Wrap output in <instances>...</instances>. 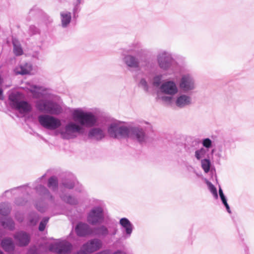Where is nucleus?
Masks as SVG:
<instances>
[{
  "instance_id": "1",
  "label": "nucleus",
  "mask_w": 254,
  "mask_h": 254,
  "mask_svg": "<svg viewBox=\"0 0 254 254\" xmlns=\"http://www.w3.org/2000/svg\"><path fill=\"white\" fill-rule=\"evenodd\" d=\"M35 107L40 112L48 114L40 115L38 117V122L43 127L55 130L61 127L60 120L52 116L62 113L63 109L59 104L51 100L39 99L35 102Z\"/></svg>"
},
{
  "instance_id": "2",
  "label": "nucleus",
  "mask_w": 254,
  "mask_h": 254,
  "mask_svg": "<svg viewBox=\"0 0 254 254\" xmlns=\"http://www.w3.org/2000/svg\"><path fill=\"white\" fill-rule=\"evenodd\" d=\"M127 138H129L140 145H145L151 143L154 138L146 133L145 128L140 126H129Z\"/></svg>"
},
{
  "instance_id": "3",
  "label": "nucleus",
  "mask_w": 254,
  "mask_h": 254,
  "mask_svg": "<svg viewBox=\"0 0 254 254\" xmlns=\"http://www.w3.org/2000/svg\"><path fill=\"white\" fill-rule=\"evenodd\" d=\"M75 121L82 127H92L97 121L96 117L90 112H84L80 109H75L72 113Z\"/></svg>"
},
{
  "instance_id": "4",
  "label": "nucleus",
  "mask_w": 254,
  "mask_h": 254,
  "mask_svg": "<svg viewBox=\"0 0 254 254\" xmlns=\"http://www.w3.org/2000/svg\"><path fill=\"white\" fill-rule=\"evenodd\" d=\"M84 130V127L79 125L77 122H69L64 128L57 131L56 134H60L62 139L69 140L76 138V133L82 134Z\"/></svg>"
},
{
  "instance_id": "5",
  "label": "nucleus",
  "mask_w": 254,
  "mask_h": 254,
  "mask_svg": "<svg viewBox=\"0 0 254 254\" xmlns=\"http://www.w3.org/2000/svg\"><path fill=\"white\" fill-rule=\"evenodd\" d=\"M156 60L158 66L163 71L172 70L175 60L170 52L159 51L156 56Z\"/></svg>"
},
{
  "instance_id": "6",
  "label": "nucleus",
  "mask_w": 254,
  "mask_h": 254,
  "mask_svg": "<svg viewBox=\"0 0 254 254\" xmlns=\"http://www.w3.org/2000/svg\"><path fill=\"white\" fill-rule=\"evenodd\" d=\"M19 96L18 92L12 93L9 95L10 106L21 114H26L30 113L32 110L31 105L26 101L21 100Z\"/></svg>"
},
{
  "instance_id": "7",
  "label": "nucleus",
  "mask_w": 254,
  "mask_h": 254,
  "mask_svg": "<svg viewBox=\"0 0 254 254\" xmlns=\"http://www.w3.org/2000/svg\"><path fill=\"white\" fill-rule=\"evenodd\" d=\"M105 220L104 210L101 206L93 207L88 213L87 221L91 225L102 224Z\"/></svg>"
},
{
  "instance_id": "8",
  "label": "nucleus",
  "mask_w": 254,
  "mask_h": 254,
  "mask_svg": "<svg viewBox=\"0 0 254 254\" xmlns=\"http://www.w3.org/2000/svg\"><path fill=\"white\" fill-rule=\"evenodd\" d=\"M129 126H120L116 123H112L108 127L107 131L109 136L113 138H126L128 137Z\"/></svg>"
},
{
  "instance_id": "9",
  "label": "nucleus",
  "mask_w": 254,
  "mask_h": 254,
  "mask_svg": "<svg viewBox=\"0 0 254 254\" xmlns=\"http://www.w3.org/2000/svg\"><path fill=\"white\" fill-rule=\"evenodd\" d=\"M179 88L184 93H188L194 90L196 88L194 77L190 73H186L181 75Z\"/></svg>"
},
{
  "instance_id": "10",
  "label": "nucleus",
  "mask_w": 254,
  "mask_h": 254,
  "mask_svg": "<svg viewBox=\"0 0 254 254\" xmlns=\"http://www.w3.org/2000/svg\"><path fill=\"white\" fill-rule=\"evenodd\" d=\"M72 248V246L70 243L64 241L51 244L49 247V250L58 254H68L71 252Z\"/></svg>"
},
{
  "instance_id": "11",
  "label": "nucleus",
  "mask_w": 254,
  "mask_h": 254,
  "mask_svg": "<svg viewBox=\"0 0 254 254\" xmlns=\"http://www.w3.org/2000/svg\"><path fill=\"white\" fill-rule=\"evenodd\" d=\"M16 244L20 247L27 246L31 241L30 235L26 232L20 230L16 232L13 235Z\"/></svg>"
},
{
  "instance_id": "12",
  "label": "nucleus",
  "mask_w": 254,
  "mask_h": 254,
  "mask_svg": "<svg viewBox=\"0 0 254 254\" xmlns=\"http://www.w3.org/2000/svg\"><path fill=\"white\" fill-rule=\"evenodd\" d=\"M102 246V243L101 240L94 238L84 244L82 247V249L86 254H89L100 250Z\"/></svg>"
},
{
  "instance_id": "13",
  "label": "nucleus",
  "mask_w": 254,
  "mask_h": 254,
  "mask_svg": "<svg viewBox=\"0 0 254 254\" xmlns=\"http://www.w3.org/2000/svg\"><path fill=\"white\" fill-rule=\"evenodd\" d=\"M119 224L123 229L122 232L123 237L125 239L129 238L134 229L133 225L128 219L126 217L120 219Z\"/></svg>"
},
{
  "instance_id": "14",
  "label": "nucleus",
  "mask_w": 254,
  "mask_h": 254,
  "mask_svg": "<svg viewBox=\"0 0 254 254\" xmlns=\"http://www.w3.org/2000/svg\"><path fill=\"white\" fill-rule=\"evenodd\" d=\"M161 92L164 94L173 96L178 92V89L176 83L173 80L165 82L160 86Z\"/></svg>"
},
{
  "instance_id": "15",
  "label": "nucleus",
  "mask_w": 254,
  "mask_h": 254,
  "mask_svg": "<svg viewBox=\"0 0 254 254\" xmlns=\"http://www.w3.org/2000/svg\"><path fill=\"white\" fill-rule=\"evenodd\" d=\"M122 60L127 69L130 71L132 69H137L139 67V61L135 56L131 55H126L123 57Z\"/></svg>"
},
{
  "instance_id": "16",
  "label": "nucleus",
  "mask_w": 254,
  "mask_h": 254,
  "mask_svg": "<svg viewBox=\"0 0 254 254\" xmlns=\"http://www.w3.org/2000/svg\"><path fill=\"white\" fill-rule=\"evenodd\" d=\"M92 228L87 224L83 222L78 223L75 227V233L79 237L92 235Z\"/></svg>"
},
{
  "instance_id": "17",
  "label": "nucleus",
  "mask_w": 254,
  "mask_h": 254,
  "mask_svg": "<svg viewBox=\"0 0 254 254\" xmlns=\"http://www.w3.org/2000/svg\"><path fill=\"white\" fill-rule=\"evenodd\" d=\"M36 193L41 197L48 199L51 202L55 203V197L49 190L42 185H38L34 188Z\"/></svg>"
},
{
  "instance_id": "18",
  "label": "nucleus",
  "mask_w": 254,
  "mask_h": 254,
  "mask_svg": "<svg viewBox=\"0 0 254 254\" xmlns=\"http://www.w3.org/2000/svg\"><path fill=\"white\" fill-rule=\"evenodd\" d=\"M87 136L88 139L100 141L105 137L106 134L101 128L94 127L89 130Z\"/></svg>"
},
{
  "instance_id": "19",
  "label": "nucleus",
  "mask_w": 254,
  "mask_h": 254,
  "mask_svg": "<svg viewBox=\"0 0 254 254\" xmlns=\"http://www.w3.org/2000/svg\"><path fill=\"white\" fill-rule=\"evenodd\" d=\"M29 16L30 18L34 17H42L44 18L45 20H47L48 22H51L52 21L47 14L36 6H34L30 9L29 12Z\"/></svg>"
},
{
  "instance_id": "20",
  "label": "nucleus",
  "mask_w": 254,
  "mask_h": 254,
  "mask_svg": "<svg viewBox=\"0 0 254 254\" xmlns=\"http://www.w3.org/2000/svg\"><path fill=\"white\" fill-rule=\"evenodd\" d=\"M2 249L6 253H12L15 250V245L14 241L11 238H3L0 242Z\"/></svg>"
},
{
  "instance_id": "21",
  "label": "nucleus",
  "mask_w": 254,
  "mask_h": 254,
  "mask_svg": "<svg viewBox=\"0 0 254 254\" xmlns=\"http://www.w3.org/2000/svg\"><path fill=\"white\" fill-rule=\"evenodd\" d=\"M191 104V97L186 94H181L178 96L175 101L176 106L180 108H185L190 105Z\"/></svg>"
},
{
  "instance_id": "22",
  "label": "nucleus",
  "mask_w": 254,
  "mask_h": 254,
  "mask_svg": "<svg viewBox=\"0 0 254 254\" xmlns=\"http://www.w3.org/2000/svg\"><path fill=\"white\" fill-rule=\"evenodd\" d=\"M0 225L5 229L13 231L15 228V223L12 218L10 217H0Z\"/></svg>"
},
{
  "instance_id": "23",
  "label": "nucleus",
  "mask_w": 254,
  "mask_h": 254,
  "mask_svg": "<svg viewBox=\"0 0 254 254\" xmlns=\"http://www.w3.org/2000/svg\"><path fill=\"white\" fill-rule=\"evenodd\" d=\"M109 234L108 228L104 225L92 228V235L105 238Z\"/></svg>"
},
{
  "instance_id": "24",
  "label": "nucleus",
  "mask_w": 254,
  "mask_h": 254,
  "mask_svg": "<svg viewBox=\"0 0 254 254\" xmlns=\"http://www.w3.org/2000/svg\"><path fill=\"white\" fill-rule=\"evenodd\" d=\"M61 200L66 204L76 205L79 203L78 199L73 195L63 192L60 195Z\"/></svg>"
},
{
  "instance_id": "25",
  "label": "nucleus",
  "mask_w": 254,
  "mask_h": 254,
  "mask_svg": "<svg viewBox=\"0 0 254 254\" xmlns=\"http://www.w3.org/2000/svg\"><path fill=\"white\" fill-rule=\"evenodd\" d=\"M32 67V64L30 63L21 64L18 67L15 68V72L17 74H28L31 71Z\"/></svg>"
},
{
  "instance_id": "26",
  "label": "nucleus",
  "mask_w": 254,
  "mask_h": 254,
  "mask_svg": "<svg viewBox=\"0 0 254 254\" xmlns=\"http://www.w3.org/2000/svg\"><path fill=\"white\" fill-rule=\"evenodd\" d=\"M62 26L66 28L71 22V13L70 12H61L60 13Z\"/></svg>"
},
{
  "instance_id": "27",
  "label": "nucleus",
  "mask_w": 254,
  "mask_h": 254,
  "mask_svg": "<svg viewBox=\"0 0 254 254\" xmlns=\"http://www.w3.org/2000/svg\"><path fill=\"white\" fill-rule=\"evenodd\" d=\"M198 145V141L195 139H190V143L188 142V144L185 145V150L189 154L195 152V150H197Z\"/></svg>"
},
{
  "instance_id": "28",
  "label": "nucleus",
  "mask_w": 254,
  "mask_h": 254,
  "mask_svg": "<svg viewBox=\"0 0 254 254\" xmlns=\"http://www.w3.org/2000/svg\"><path fill=\"white\" fill-rule=\"evenodd\" d=\"M143 67L145 71L151 72L157 69V65L153 60L146 59L144 62Z\"/></svg>"
},
{
  "instance_id": "29",
  "label": "nucleus",
  "mask_w": 254,
  "mask_h": 254,
  "mask_svg": "<svg viewBox=\"0 0 254 254\" xmlns=\"http://www.w3.org/2000/svg\"><path fill=\"white\" fill-rule=\"evenodd\" d=\"M58 185V180L55 176L51 177L48 180L47 186L53 191L57 190Z\"/></svg>"
},
{
  "instance_id": "30",
  "label": "nucleus",
  "mask_w": 254,
  "mask_h": 254,
  "mask_svg": "<svg viewBox=\"0 0 254 254\" xmlns=\"http://www.w3.org/2000/svg\"><path fill=\"white\" fill-rule=\"evenodd\" d=\"M28 185H29L28 184H25L23 186H19L17 187L12 188L10 190H6L2 194V195H1V197H5L6 196V194L7 193L10 192L11 193H12V191L14 190L19 189H22V191H21L22 193H23V194L26 193L28 195H29V191L27 190V188L28 187Z\"/></svg>"
},
{
  "instance_id": "31",
  "label": "nucleus",
  "mask_w": 254,
  "mask_h": 254,
  "mask_svg": "<svg viewBox=\"0 0 254 254\" xmlns=\"http://www.w3.org/2000/svg\"><path fill=\"white\" fill-rule=\"evenodd\" d=\"M11 208L7 202H1L0 203V215L3 216H7L10 212Z\"/></svg>"
},
{
  "instance_id": "32",
  "label": "nucleus",
  "mask_w": 254,
  "mask_h": 254,
  "mask_svg": "<svg viewBox=\"0 0 254 254\" xmlns=\"http://www.w3.org/2000/svg\"><path fill=\"white\" fill-rule=\"evenodd\" d=\"M211 166V163L208 155L207 158L201 160V166L205 173H208L210 171Z\"/></svg>"
},
{
  "instance_id": "33",
  "label": "nucleus",
  "mask_w": 254,
  "mask_h": 254,
  "mask_svg": "<svg viewBox=\"0 0 254 254\" xmlns=\"http://www.w3.org/2000/svg\"><path fill=\"white\" fill-rule=\"evenodd\" d=\"M207 152V149L203 147L197 148L194 152V157L197 160L201 161L205 157Z\"/></svg>"
},
{
  "instance_id": "34",
  "label": "nucleus",
  "mask_w": 254,
  "mask_h": 254,
  "mask_svg": "<svg viewBox=\"0 0 254 254\" xmlns=\"http://www.w3.org/2000/svg\"><path fill=\"white\" fill-rule=\"evenodd\" d=\"M61 186L67 189L71 190L75 187V182L72 179H65L62 180Z\"/></svg>"
},
{
  "instance_id": "35",
  "label": "nucleus",
  "mask_w": 254,
  "mask_h": 254,
  "mask_svg": "<svg viewBox=\"0 0 254 254\" xmlns=\"http://www.w3.org/2000/svg\"><path fill=\"white\" fill-rule=\"evenodd\" d=\"M41 89V86L33 85L30 86L29 91L33 94L34 98H38L42 95V94L39 91Z\"/></svg>"
},
{
  "instance_id": "36",
  "label": "nucleus",
  "mask_w": 254,
  "mask_h": 254,
  "mask_svg": "<svg viewBox=\"0 0 254 254\" xmlns=\"http://www.w3.org/2000/svg\"><path fill=\"white\" fill-rule=\"evenodd\" d=\"M39 219V215L35 212H32L29 216L28 225L35 226Z\"/></svg>"
},
{
  "instance_id": "37",
  "label": "nucleus",
  "mask_w": 254,
  "mask_h": 254,
  "mask_svg": "<svg viewBox=\"0 0 254 254\" xmlns=\"http://www.w3.org/2000/svg\"><path fill=\"white\" fill-rule=\"evenodd\" d=\"M27 33L30 36H33L36 35H39L41 33L40 30L34 25L29 26Z\"/></svg>"
},
{
  "instance_id": "38",
  "label": "nucleus",
  "mask_w": 254,
  "mask_h": 254,
  "mask_svg": "<svg viewBox=\"0 0 254 254\" xmlns=\"http://www.w3.org/2000/svg\"><path fill=\"white\" fill-rule=\"evenodd\" d=\"M162 79V75L161 74H156L153 76L152 79V84L154 87H159L161 86Z\"/></svg>"
},
{
  "instance_id": "39",
  "label": "nucleus",
  "mask_w": 254,
  "mask_h": 254,
  "mask_svg": "<svg viewBox=\"0 0 254 254\" xmlns=\"http://www.w3.org/2000/svg\"><path fill=\"white\" fill-rule=\"evenodd\" d=\"M84 2V0H76L74 3V7L73 9V14L74 17L76 16V14L80 10L79 5L82 4Z\"/></svg>"
},
{
  "instance_id": "40",
  "label": "nucleus",
  "mask_w": 254,
  "mask_h": 254,
  "mask_svg": "<svg viewBox=\"0 0 254 254\" xmlns=\"http://www.w3.org/2000/svg\"><path fill=\"white\" fill-rule=\"evenodd\" d=\"M206 183L209 190L213 194L214 197L215 199H217L218 197V195L216 187L210 182L207 181Z\"/></svg>"
},
{
  "instance_id": "41",
  "label": "nucleus",
  "mask_w": 254,
  "mask_h": 254,
  "mask_svg": "<svg viewBox=\"0 0 254 254\" xmlns=\"http://www.w3.org/2000/svg\"><path fill=\"white\" fill-rule=\"evenodd\" d=\"M49 217H44V218H43V219L40 222L39 227H38V229L40 231L42 232V231H44V230L46 228V225L49 221Z\"/></svg>"
},
{
  "instance_id": "42",
  "label": "nucleus",
  "mask_w": 254,
  "mask_h": 254,
  "mask_svg": "<svg viewBox=\"0 0 254 254\" xmlns=\"http://www.w3.org/2000/svg\"><path fill=\"white\" fill-rule=\"evenodd\" d=\"M202 144L203 148L207 149V151L208 149L212 147V141L209 138H206L202 140Z\"/></svg>"
},
{
  "instance_id": "43",
  "label": "nucleus",
  "mask_w": 254,
  "mask_h": 254,
  "mask_svg": "<svg viewBox=\"0 0 254 254\" xmlns=\"http://www.w3.org/2000/svg\"><path fill=\"white\" fill-rule=\"evenodd\" d=\"M13 52L14 54L17 56H21L23 54V50L21 46L19 44H16L13 43Z\"/></svg>"
},
{
  "instance_id": "44",
  "label": "nucleus",
  "mask_w": 254,
  "mask_h": 254,
  "mask_svg": "<svg viewBox=\"0 0 254 254\" xmlns=\"http://www.w3.org/2000/svg\"><path fill=\"white\" fill-rule=\"evenodd\" d=\"M35 207L38 211L42 213L45 212L47 209V205L39 201L35 202Z\"/></svg>"
},
{
  "instance_id": "45",
  "label": "nucleus",
  "mask_w": 254,
  "mask_h": 254,
  "mask_svg": "<svg viewBox=\"0 0 254 254\" xmlns=\"http://www.w3.org/2000/svg\"><path fill=\"white\" fill-rule=\"evenodd\" d=\"M27 202V199L22 197H17L14 200V203L18 206H24Z\"/></svg>"
},
{
  "instance_id": "46",
  "label": "nucleus",
  "mask_w": 254,
  "mask_h": 254,
  "mask_svg": "<svg viewBox=\"0 0 254 254\" xmlns=\"http://www.w3.org/2000/svg\"><path fill=\"white\" fill-rule=\"evenodd\" d=\"M138 86L142 87L145 92H147L149 90L148 83L144 78H141L138 83Z\"/></svg>"
},
{
  "instance_id": "47",
  "label": "nucleus",
  "mask_w": 254,
  "mask_h": 254,
  "mask_svg": "<svg viewBox=\"0 0 254 254\" xmlns=\"http://www.w3.org/2000/svg\"><path fill=\"white\" fill-rule=\"evenodd\" d=\"M220 199L222 204L224 205L227 211L229 213H231V210L230 209V207L227 202V198L225 195L220 197Z\"/></svg>"
},
{
  "instance_id": "48",
  "label": "nucleus",
  "mask_w": 254,
  "mask_h": 254,
  "mask_svg": "<svg viewBox=\"0 0 254 254\" xmlns=\"http://www.w3.org/2000/svg\"><path fill=\"white\" fill-rule=\"evenodd\" d=\"M161 100L168 104H171L173 100L172 96H162L160 97Z\"/></svg>"
},
{
  "instance_id": "49",
  "label": "nucleus",
  "mask_w": 254,
  "mask_h": 254,
  "mask_svg": "<svg viewBox=\"0 0 254 254\" xmlns=\"http://www.w3.org/2000/svg\"><path fill=\"white\" fill-rule=\"evenodd\" d=\"M27 254H39L38 250L36 248L30 249Z\"/></svg>"
},
{
  "instance_id": "50",
  "label": "nucleus",
  "mask_w": 254,
  "mask_h": 254,
  "mask_svg": "<svg viewBox=\"0 0 254 254\" xmlns=\"http://www.w3.org/2000/svg\"><path fill=\"white\" fill-rule=\"evenodd\" d=\"M112 254H127V253L124 251L118 250L114 252Z\"/></svg>"
},
{
  "instance_id": "51",
  "label": "nucleus",
  "mask_w": 254,
  "mask_h": 254,
  "mask_svg": "<svg viewBox=\"0 0 254 254\" xmlns=\"http://www.w3.org/2000/svg\"><path fill=\"white\" fill-rule=\"evenodd\" d=\"M3 89L1 88H0V100H3L4 99V96L3 95Z\"/></svg>"
},
{
  "instance_id": "52",
  "label": "nucleus",
  "mask_w": 254,
  "mask_h": 254,
  "mask_svg": "<svg viewBox=\"0 0 254 254\" xmlns=\"http://www.w3.org/2000/svg\"><path fill=\"white\" fill-rule=\"evenodd\" d=\"M218 191H219V194L220 197L225 195L223 193V190L220 187L219 188Z\"/></svg>"
},
{
  "instance_id": "53",
  "label": "nucleus",
  "mask_w": 254,
  "mask_h": 254,
  "mask_svg": "<svg viewBox=\"0 0 254 254\" xmlns=\"http://www.w3.org/2000/svg\"><path fill=\"white\" fill-rule=\"evenodd\" d=\"M75 190L76 191L78 192H81L82 191V187L80 186L79 187H76L75 188Z\"/></svg>"
},
{
  "instance_id": "54",
  "label": "nucleus",
  "mask_w": 254,
  "mask_h": 254,
  "mask_svg": "<svg viewBox=\"0 0 254 254\" xmlns=\"http://www.w3.org/2000/svg\"><path fill=\"white\" fill-rule=\"evenodd\" d=\"M46 176V174L45 173V174H44L43 176H42L41 177L39 178L37 181H36V182H38V181H40L41 180L43 179Z\"/></svg>"
},
{
  "instance_id": "55",
  "label": "nucleus",
  "mask_w": 254,
  "mask_h": 254,
  "mask_svg": "<svg viewBox=\"0 0 254 254\" xmlns=\"http://www.w3.org/2000/svg\"><path fill=\"white\" fill-rule=\"evenodd\" d=\"M218 150H219V152H221L222 151V147H219V148H218Z\"/></svg>"
},
{
  "instance_id": "56",
  "label": "nucleus",
  "mask_w": 254,
  "mask_h": 254,
  "mask_svg": "<svg viewBox=\"0 0 254 254\" xmlns=\"http://www.w3.org/2000/svg\"><path fill=\"white\" fill-rule=\"evenodd\" d=\"M215 152V149H212L211 151V153L212 154H213Z\"/></svg>"
},
{
  "instance_id": "57",
  "label": "nucleus",
  "mask_w": 254,
  "mask_h": 254,
  "mask_svg": "<svg viewBox=\"0 0 254 254\" xmlns=\"http://www.w3.org/2000/svg\"><path fill=\"white\" fill-rule=\"evenodd\" d=\"M217 156L219 157H221V154L220 153H218V154H217Z\"/></svg>"
},
{
  "instance_id": "58",
  "label": "nucleus",
  "mask_w": 254,
  "mask_h": 254,
  "mask_svg": "<svg viewBox=\"0 0 254 254\" xmlns=\"http://www.w3.org/2000/svg\"><path fill=\"white\" fill-rule=\"evenodd\" d=\"M0 254H4V253L0 249Z\"/></svg>"
},
{
  "instance_id": "59",
  "label": "nucleus",
  "mask_w": 254,
  "mask_h": 254,
  "mask_svg": "<svg viewBox=\"0 0 254 254\" xmlns=\"http://www.w3.org/2000/svg\"><path fill=\"white\" fill-rule=\"evenodd\" d=\"M1 83V78L0 77V84Z\"/></svg>"
},
{
  "instance_id": "60",
  "label": "nucleus",
  "mask_w": 254,
  "mask_h": 254,
  "mask_svg": "<svg viewBox=\"0 0 254 254\" xmlns=\"http://www.w3.org/2000/svg\"><path fill=\"white\" fill-rule=\"evenodd\" d=\"M190 167L191 169H193V167H191V166H190Z\"/></svg>"
}]
</instances>
